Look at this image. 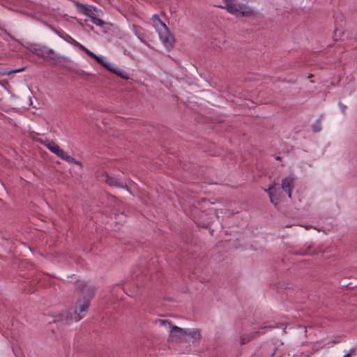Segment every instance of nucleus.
Instances as JSON below:
<instances>
[{
    "label": "nucleus",
    "mask_w": 357,
    "mask_h": 357,
    "mask_svg": "<svg viewBox=\"0 0 357 357\" xmlns=\"http://www.w3.org/2000/svg\"><path fill=\"white\" fill-rule=\"evenodd\" d=\"M63 160H65V161H66V162H68L69 163H73V164L79 165V167H82V162H80L79 160H77L75 158L71 157L68 154L66 155V158H64Z\"/></svg>",
    "instance_id": "15"
},
{
    "label": "nucleus",
    "mask_w": 357,
    "mask_h": 357,
    "mask_svg": "<svg viewBox=\"0 0 357 357\" xmlns=\"http://www.w3.org/2000/svg\"><path fill=\"white\" fill-rule=\"evenodd\" d=\"M102 66L103 67H105V68H108V66H111V63H109L107 61H105L104 63Z\"/></svg>",
    "instance_id": "28"
},
{
    "label": "nucleus",
    "mask_w": 357,
    "mask_h": 357,
    "mask_svg": "<svg viewBox=\"0 0 357 357\" xmlns=\"http://www.w3.org/2000/svg\"><path fill=\"white\" fill-rule=\"evenodd\" d=\"M321 129V121L320 120H317L313 125H312V130L314 132H319Z\"/></svg>",
    "instance_id": "18"
},
{
    "label": "nucleus",
    "mask_w": 357,
    "mask_h": 357,
    "mask_svg": "<svg viewBox=\"0 0 357 357\" xmlns=\"http://www.w3.org/2000/svg\"><path fill=\"white\" fill-rule=\"evenodd\" d=\"M113 73L124 79H128V73L126 72L123 71V70L119 69L117 68H115V70L114 71Z\"/></svg>",
    "instance_id": "16"
},
{
    "label": "nucleus",
    "mask_w": 357,
    "mask_h": 357,
    "mask_svg": "<svg viewBox=\"0 0 357 357\" xmlns=\"http://www.w3.org/2000/svg\"><path fill=\"white\" fill-rule=\"evenodd\" d=\"M92 58L94 59L96 61H97L98 63L100 62L101 59H102V57H100L96 54H94Z\"/></svg>",
    "instance_id": "27"
},
{
    "label": "nucleus",
    "mask_w": 357,
    "mask_h": 357,
    "mask_svg": "<svg viewBox=\"0 0 357 357\" xmlns=\"http://www.w3.org/2000/svg\"><path fill=\"white\" fill-rule=\"evenodd\" d=\"M355 354H356V351L354 349L352 348L343 357H351V356L355 355Z\"/></svg>",
    "instance_id": "23"
},
{
    "label": "nucleus",
    "mask_w": 357,
    "mask_h": 357,
    "mask_svg": "<svg viewBox=\"0 0 357 357\" xmlns=\"http://www.w3.org/2000/svg\"><path fill=\"white\" fill-rule=\"evenodd\" d=\"M274 188V185H271L268 189H265V191L269 195L270 192H273V189Z\"/></svg>",
    "instance_id": "26"
},
{
    "label": "nucleus",
    "mask_w": 357,
    "mask_h": 357,
    "mask_svg": "<svg viewBox=\"0 0 357 357\" xmlns=\"http://www.w3.org/2000/svg\"><path fill=\"white\" fill-rule=\"evenodd\" d=\"M282 189L285 191L289 198L291 197V191L294 188V178L287 176L282 180L281 183Z\"/></svg>",
    "instance_id": "6"
},
{
    "label": "nucleus",
    "mask_w": 357,
    "mask_h": 357,
    "mask_svg": "<svg viewBox=\"0 0 357 357\" xmlns=\"http://www.w3.org/2000/svg\"><path fill=\"white\" fill-rule=\"evenodd\" d=\"M115 68H116L112 63H111V66H108V68H107L109 71L114 73L115 70Z\"/></svg>",
    "instance_id": "25"
},
{
    "label": "nucleus",
    "mask_w": 357,
    "mask_h": 357,
    "mask_svg": "<svg viewBox=\"0 0 357 357\" xmlns=\"http://www.w3.org/2000/svg\"><path fill=\"white\" fill-rule=\"evenodd\" d=\"M223 8H226L230 13L238 15L240 6L227 0L225 1V6Z\"/></svg>",
    "instance_id": "12"
},
{
    "label": "nucleus",
    "mask_w": 357,
    "mask_h": 357,
    "mask_svg": "<svg viewBox=\"0 0 357 357\" xmlns=\"http://www.w3.org/2000/svg\"><path fill=\"white\" fill-rule=\"evenodd\" d=\"M105 181L109 186L124 188L126 185V183L123 180L111 176L108 174H106Z\"/></svg>",
    "instance_id": "7"
},
{
    "label": "nucleus",
    "mask_w": 357,
    "mask_h": 357,
    "mask_svg": "<svg viewBox=\"0 0 357 357\" xmlns=\"http://www.w3.org/2000/svg\"><path fill=\"white\" fill-rule=\"evenodd\" d=\"M281 158L280 156L276 157V160H280Z\"/></svg>",
    "instance_id": "30"
},
{
    "label": "nucleus",
    "mask_w": 357,
    "mask_h": 357,
    "mask_svg": "<svg viewBox=\"0 0 357 357\" xmlns=\"http://www.w3.org/2000/svg\"><path fill=\"white\" fill-rule=\"evenodd\" d=\"M24 69H25V68H17V69H15V70H11L3 73V75H10V74L20 73V72L23 71Z\"/></svg>",
    "instance_id": "20"
},
{
    "label": "nucleus",
    "mask_w": 357,
    "mask_h": 357,
    "mask_svg": "<svg viewBox=\"0 0 357 357\" xmlns=\"http://www.w3.org/2000/svg\"><path fill=\"white\" fill-rule=\"evenodd\" d=\"M79 48L83 50L87 55H89V56H91V58L93 56V55L95 54L94 53H93L92 52H91L90 50H89L87 48H86L84 46H83L82 45H79Z\"/></svg>",
    "instance_id": "21"
},
{
    "label": "nucleus",
    "mask_w": 357,
    "mask_h": 357,
    "mask_svg": "<svg viewBox=\"0 0 357 357\" xmlns=\"http://www.w3.org/2000/svg\"><path fill=\"white\" fill-rule=\"evenodd\" d=\"M310 248V246H308L307 248L305 249V250H301L299 251H297L296 254L301 255H308L307 250Z\"/></svg>",
    "instance_id": "22"
},
{
    "label": "nucleus",
    "mask_w": 357,
    "mask_h": 357,
    "mask_svg": "<svg viewBox=\"0 0 357 357\" xmlns=\"http://www.w3.org/2000/svg\"><path fill=\"white\" fill-rule=\"evenodd\" d=\"M342 108L343 110H344L346 109V106H342Z\"/></svg>",
    "instance_id": "31"
},
{
    "label": "nucleus",
    "mask_w": 357,
    "mask_h": 357,
    "mask_svg": "<svg viewBox=\"0 0 357 357\" xmlns=\"http://www.w3.org/2000/svg\"><path fill=\"white\" fill-rule=\"evenodd\" d=\"M132 31H134V33L135 34V36L141 40L142 41V39L141 38V35H142V33H141V31L142 30V28L135 24H133L132 25Z\"/></svg>",
    "instance_id": "14"
},
{
    "label": "nucleus",
    "mask_w": 357,
    "mask_h": 357,
    "mask_svg": "<svg viewBox=\"0 0 357 357\" xmlns=\"http://www.w3.org/2000/svg\"><path fill=\"white\" fill-rule=\"evenodd\" d=\"M40 143L46 146L52 153H54L62 160H64L66 155L68 154L53 141L48 139H45V141L41 140Z\"/></svg>",
    "instance_id": "4"
},
{
    "label": "nucleus",
    "mask_w": 357,
    "mask_h": 357,
    "mask_svg": "<svg viewBox=\"0 0 357 357\" xmlns=\"http://www.w3.org/2000/svg\"><path fill=\"white\" fill-rule=\"evenodd\" d=\"M105 62V59L103 58L101 59L100 62H99L100 64L102 65Z\"/></svg>",
    "instance_id": "29"
},
{
    "label": "nucleus",
    "mask_w": 357,
    "mask_h": 357,
    "mask_svg": "<svg viewBox=\"0 0 357 357\" xmlns=\"http://www.w3.org/2000/svg\"><path fill=\"white\" fill-rule=\"evenodd\" d=\"M261 333H263V332H261L259 331H257L250 333L243 334L240 336V344L241 345L245 344L248 342H250L251 340L257 338L260 335Z\"/></svg>",
    "instance_id": "8"
},
{
    "label": "nucleus",
    "mask_w": 357,
    "mask_h": 357,
    "mask_svg": "<svg viewBox=\"0 0 357 357\" xmlns=\"http://www.w3.org/2000/svg\"><path fill=\"white\" fill-rule=\"evenodd\" d=\"M189 337L192 339V343H195V342H199L202 338L200 330L197 328H187V338Z\"/></svg>",
    "instance_id": "10"
},
{
    "label": "nucleus",
    "mask_w": 357,
    "mask_h": 357,
    "mask_svg": "<svg viewBox=\"0 0 357 357\" xmlns=\"http://www.w3.org/2000/svg\"><path fill=\"white\" fill-rule=\"evenodd\" d=\"M155 323L156 324H158L160 326L164 327L169 332L171 328L174 327V326L171 324V322L166 319H156Z\"/></svg>",
    "instance_id": "13"
},
{
    "label": "nucleus",
    "mask_w": 357,
    "mask_h": 357,
    "mask_svg": "<svg viewBox=\"0 0 357 357\" xmlns=\"http://www.w3.org/2000/svg\"><path fill=\"white\" fill-rule=\"evenodd\" d=\"M269 198L271 203H273L274 205H277L278 203V197H277L275 195H273V192L269 193Z\"/></svg>",
    "instance_id": "19"
},
{
    "label": "nucleus",
    "mask_w": 357,
    "mask_h": 357,
    "mask_svg": "<svg viewBox=\"0 0 357 357\" xmlns=\"http://www.w3.org/2000/svg\"><path fill=\"white\" fill-rule=\"evenodd\" d=\"M91 22L97 26H102L105 24V22L100 18H98L96 15L91 16Z\"/></svg>",
    "instance_id": "17"
},
{
    "label": "nucleus",
    "mask_w": 357,
    "mask_h": 357,
    "mask_svg": "<svg viewBox=\"0 0 357 357\" xmlns=\"http://www.w3.org/2000/svg\"><path fill=\"white\" fill-rule=\"evenodd\" d=\"M250 11H240L238 12V15H240L241 16H248L250 15Z\"/></svg>",
    "instance_id": "24"
},
{
    "label": "nucleus",
    "mask_w": 357,
    "mask_h": 357,
    "mask_svg": "<svg viewBox=\"0 0 357 357\" xmlns=\"http://www.w3.org/2000/svg\"><path fill=\"white\" fill-rule=\"evenodd\" d=\"M75 5L77 9L78 10V11L82 14H83L86 16H88L90 18H91V16L96 15V8H94L91 6L81 3L77 1H75Z\"/></svg>",
    "instance_id": "5"
},
{
    "label": "nucleus",
    "mask_w": 357,
    "mask_h": 357,
    "mask_svg": "<svg viewBox=\"0 0 357 357\" xmlns=\"http://www.w3.org/2000/svg\"><path fill=\"white\" fill-rule=\"evenodd\" d=\"M75 289L77 298L75 303L74 317L71 319L78 321L84 317L81 314L88 310L90 301L93 297L94 289L82 281L76 282Z\"/></svg>",
    "instance_id": "1"
},
{
    "label": "nucleus",
    "mask_w": 357,
    "mask_h": 357,
    "mask_svg": "<svg viewBox=\"0 0 357 357\" xmlns=\"http://www.w3.org/2000/svg\"><path fill=\"white\" fill-rule=\"evenodd\" d=\"M47 60L54 61L56 62L66 61V58L57 55L52 49L47 50Z\"/></svg>",
    "instance_id": "11"
},
{
    "label": "nucleus",
    "mask_w": 357,
    "mask_h": 357,
    "mask_svg": "<svg viewBox=\"0 0 357 357\" xmlns=\"http://www.w3.org/2000/svg\"><path fill=\"white\" fill-rule=\"evenodd\" d=\"M151 20L153 25L158 33L159 38L167 49L170 50L174 46V39L170 33L166 24L161 21L158 15L154 14Z\"/></svg>",
    "instance_id": "2"
},
{
    "label": "nucleus",
    "mask_w": 357,
    "mask_h": 357,
    "mask_svg": "<svg viewBox=\"0 0 357 357\" xmlns=\"http://www.w3.org/2000/svg\"><path fill=\"white\" fill-rule=\"evenodd\" d=\"M47 48L45 46L41 47L38 45H34L32 47L31 52L40 58L45 59H47Z\"/></svg>",
    "instance_id": "9"
},
{
    "label": "nucleus",
    "mask_w": 357,
    "mask_h": 357,
    "mask_svg": "<svg viewBox=\"0 0 357 357\" xmlns=\"http://www.w3.org/2000/svg\"><path fill=\"white\" fill-rule=\"evenodd\" d=\"M168 340L170 342H187L188 338H187V328H180L176 326H174L169 331Z\"/></svg>",
    "instance_id": "3"
}]
</instances>
